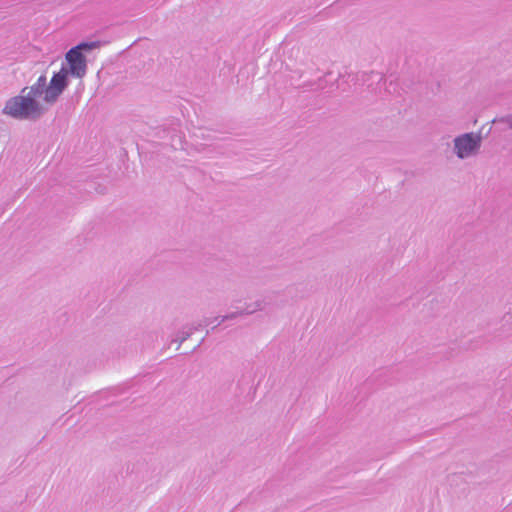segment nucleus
I'll return each instance as SVG.
<instances>
[{
  "mask_svg": "<svg viewBox=\"0 0 512 512\" xmlns=\"http://www.w3.org/2000/svg\"><path fill=\"white\" fill-rule=\"evenodd\" d=\"M67 86V71L61 68L53 75L47 85L46 76H40L30 88L27 96L19 95L7 101L3 112L14 118H36L40 116L44 107L39 99L47 105L54 103Z\"/></svg>",
  "mask_w": 512,
  "mask_h": 512,
  "instance_id": "obj_1",
  "label": "nucleus"
},
{
  "mask_svg": "<svg viewBox=\"0 0 512 512\" xmlns=\"http://www.w3.org/2000/svg\"><path fill=\"white\" fill-rule=\"evenodd\" d=\"M99 45L95 42L92 43H81L72 49H70L66 54V60L69 64V72L76 77H83L86 73V60L84 55L82 54V50H91L97 48ZM68 73V70L65 69Z\"/></svg>",
  "mask_w": 512,
  "mask_h": 512,
  "instance_id": "obj_2",
  "label": "nucleus"
},
{
  "mask_svg": "<svg viewBox=\"0 0 512 512\" xmlns=\"http://www.w3.org/2000/svg\"><path fill=\"white\" fill-rule=\"evenodd\" d=\"M480 144V138L473 134H465L455 140V148L460 158L471 155Z\"/></svg>",
  "mask_w": 512,
  "mask_h": 512,
  "instance_id": "obj_3",
  "label": "nucleus"
}]
</instances>
